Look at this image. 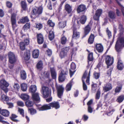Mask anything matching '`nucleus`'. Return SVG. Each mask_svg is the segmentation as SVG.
Instances as JSON below:
<instances>
[{
    "label": "nucleus",
    "mask_w": 124,
    "mask_h": 124,
    "mask_svg": "<svg viewBox=\"0 0 124 124\" xmlns=\"http://www.w3.org/2000/svg\"><path fill=\"white\" fill-rule=\"evenodd\" d=\"M122 47H124V38L119 37L116 43L115 48L116 51L119 53L121 51Z\"/></svg>",
    "instance_id": "f257e3e1"
},
{
    "label": "nucleus",
    "mask_w": 124,
    "mask_h": 124,
    "mask_svg": "<svg viewBox=\"0 0 124 124\" xmlns=\"http://www.w3.org/2000/svg\"><path fill=\"white\" fill-rule=\"evenodd\" d=\"M43 8L42 6L34 9L32 10V13L31 16V18L35 19L41 14L42 12Z\"/></svg>",
    "instance_id": "f03ea898"
},
{
    "label": "nucleus",
    "mask_w": 124,
    "mask_h": 124,
    "mask_svg": "<svg viewBox=\"0 0 124 124\" xmlns=\"http://www.w3.org/2000/svg\"><path fill=\"white\" fill-rule=\"evenodd\" d=\"M9 85V84L4 79H2L0 81V86L1 89L5 93L7 92L8 89L7 88Z\"/></svg>",
    "instance_id": "7ed1b4c3"
},
{
    "label": "nucleus",
    "mask_w": 124,
    "mask_h": 124,
    "mask_svg": "<svg viewBox=\"0 0 124 124\" xmlns=\"http://www.w3.org/2000/svg\"><path fill=\"white\" fill-rule=\"evenodd\" d=\"M42 92L43 96L45 98H47L50 95L51 91L50 89L47 87L42 86Z\"/></svg>",
    "instance_id": "20e7f679"
},
{
    "label": "nucleus",
    "mask_w": 124,
    "mask_h": 124,
    "mask_svg": "<svg viewBox=\"0 0 124 124\" xmlns=\"http://www.w3.org/2000/svg\"><path fill=\"white\" fill-rule=\"evenodd\" d=\"M55 87L57 91L58 96L61 98L63 94L64 88L62 85H58L57 84L55 85Z\"/></svg>",
    "instance_id": "39448f33"
},
{
    "label": "nucleus",
    "mask_w": 124,
    "mask_h": 124,
    "mask_svg": "<svg viewBox=\"0 0 124 124\" xmlns=\"http://www.w3.org/2000/svg\"><path fill=\"white\" fill-rule=\"evenodd\" d=\"M8 56L9 62L11 64H13L16 62L17 58L14 54L12 52H10L8 53Z\"/></svg>",
    "instance_id": "423d86ee"
},
{
    "label": "nucleus",
    "mask_w": 124,
    "mask_h": 124,
    "mask_svg": "<svg viewBox=\"0 0 124 124\" xmlns=\"http://www.w3.org/2000/svg\"><path fill=\"white\" fill-rule=\"evenodd\" d=\"M105 61L107 65V69L113 64L114 62L113 58L109 55H107L105 57Z\"/></svg>",
    "instance_id": "0eeeda50"
},
{
    "label": "nucleus",
    "mask_w": 124,
    "mask_h": 124,
    "mask_svg": "<svg viewBox=\"0 0 124 124\" xmlns=\"http://www.w3.org/2000/svg\"><path fill=\"white\" fill-rule=\"evenodd\" d=\"M68 73L67 70H62L58 78L59 81L62 82L64 81L66 78V75H67Z\"/></svg>",
    "instance_id": "6e6552de"
},
{
    "label": "nucleus",
    "mask_w": 124,
    "mask_h": 124,
    "mask_svg": "<svg viewBox=\"0 0 124 124\" xmlns=\"http://www.w3.org/2000/svg\"><path fill=\"white\" fill-rule=\"evenodd\" d=\"M69 49V47H66L62 49L61 51L60 54V56L61 58L67 56V53Z\"/></svg>",
    "instance_id": "1a4fd4ad"
},
{
    "label": "nucleus",
    "mask_w": 124,
    "mask_h": 124,
    "mask_svg": "<svg viewBox=\"0 0 124 124\" xmlns=\"http://www.w3.org/2000/svg\"><path fill=\"white\" fill-rule=\"evenodd\" d=\"M21 54L22 56L23 57L25 60L26 61L30 59V51L28 50L26 51L24 54L23 55V51L21 52Z\"/></svg>",
    "instance_id": "9d476101"
},
{
    "label": "nucleus",
    "mask_w": 124,
    "mask_h": 124,
    "mask_svg": "<svg viewBox=\"0 0 124 124\" xmlns=\"http://www.w3.org/2000/svg\"><path fill=\"white\" fill-rule=\"evenodd\" d=\"M91 30V28L90 23L85 26L84 29V34L82 38L85 37L89 33Z\"/></svg>",
    "instance_id": "9b49d317"
},
{
    "label": "nucleus",
    "mask_w": 124,
    "mask_h": 124,
    "mask_svg": "<svg viewBox=\"0 0 124 124\" xmlns=\"http://www.w3.org/2000/svg\"><path fill=\"white\" fill-rule=\"evenodd\" d=\"M88 73V72L87 71V70H86L83 74L82 78V81L83 84V90L85 91L87 90V87L85 83L84 79L86 78Z\"/></svg>",
    "instance_id": "f8f14e48"
},
{
    "label": "nucleus",
    "mask_w": 124,
    "mask_h": 124,
    "mask_svg": "<svg viewBox=\"0 0 124 124\" xmlns=\"http://www.w3.org/2000/svg\"><path fill=\"white\" fill-rule=\"evenodd\" d=\"M32 99L34 101L39 102L40 101V98L39 94L38 93H34L31 94Z\"/></svg>",
    "instance_id": "ddd939ff"
},
{
    "label": "nucleus",
    "mask_w": 124,
    "mask_h": 124,
    "mask_svg": "<svg viewBox=\"0 0 124 124\" xmlns=\"http://www.w3.org/2000/svg\"><path fill=\"white\" fill-rule=\"evenodd\" d=\"M86 9V7L85 5L83 4H81L77 7V13H79L84 12Z\"/></svg>",
    "instance_id": "4468645a"
},
{
    "label": "nucleus",
    "mask_w": 124,
    "mask_h": 124,
    "mask_svg": "<svg viewBox=\"0 0 124 124\" xmlns=\"http://www.w3.org/2000/svg\"><path fill=\"white\" fill-rule=\"evenodd\" d=\"M50 108L52 107L55 108L56 109L59 108L60 107V105L58 102L54 101L49 104Z\"/></svg>",
    "instance_id": "2eb2a0df"
},
{
    "label": "nucleus",
    "mask_w": 124,
    "mask_h": 124,
    "mask_svg": "<svg viewBox=\"0 0 124 124\" xmlns=\"http://www.w3.org/2000/svg\"><path fill=\"white\" fill-rule=\"evenodd\" d=\"M37 38L38 42L39 44H41L43 43L44 38L42 34L40 33L37 34Z\"/></svg>",
    "instance_id": "dca6fc26"
},
{
    "label": "nucleus",
    "mask_w": 124,
    "mask_h": 124,
    "mask_svg": "<svg viewBox=\"0 0 124 124\" xmlns=\"http://www.w3.org/2000/svg\"><path fill=\"white\" fill-rule=\"evenodd\" d=\"M80 33L77 31L76 29H74L73 30L72 38L75 39H78L80 37Z\"/></svg>",
    "instance_id": "f3484780"
},
{
    "label": "nucleus",
    "mask_w": 124,
    "mask_h": 124,
    "mask_svg": "<svg viewBox=\"0 0 124 124\" xmlns=\"http://www.w3.org/2000/svg\"><path fill=\"white\" fill-rule=\"evenodd\" d=\"M11 21L13 28H15L16 26V16L14 14H12L11 16Z\"/></svg>",
    "instance_id": "a211bd4d"
},
{
    "label": "nucleus",
    "mask_w": 124,
    "mask_h": 124,
    "mask_svg": "<svg viewBox=\"0 0 124 124\" xmlns=\"http://www.w3.org/2000/svg\"><path fill=\"white\" fill-rule=\"evenodd\" d=\"M21 34V37H23L24 36H26V39L24 40V41L25 44L26 45H28L30 42V40L29 39V37L28 34H24L23 33L22 31H21L20 32Z\"/></svg>",
    "instance_id": "6ab92c4d"
},
{
    "label": "nucleus",
    "mask_w": 124,
    "mask_h": 124,
    "mask_svg": "<svg viewBox=\"0 0 124 124\" xmlns=\"http://www.w3.org/2000/svg\"><path fill=\"white\" fill-rule=\"evenodd\" d=\"M38 108L40 111H44L50 109H51V108H50L48 104H45L42 106L39 107Z\"/></svg>",
    "instance_id": "aec40b11"
},
{
    "label": "nucleus",
    "mask_w": 124,
    "mask_h": 124,
    "mask_svg": "<svg viewBox=\"0 0 124 124\" xmlns=\"http://www.w3.org/2000/svg\"><path fill=\"white\" fill-rule=\"evenodd\" d=\"M112 89L111 84L109 83L107 84L105 86L103 87V89L105 92H107L111 90Z\"/></svg>",
    "instance_id": "412c9836"
},
{
    "label": "nucleus",
    "mask_w": 124,
    "mask_h": 124,
    "mask_svg": "<svg viewBox=\"0 0 124 124\" xmlns=\"http://www.w3.org/2000/svg\"><path fill=\"white\" fill-rule=\"evenodd\" d=\"M118 29L119 30V34L120 36L124 35V29L122 24H119L118 25Z\"/></svg>",
    "instance_id": "4be33fe9"
},
{
    "label": "nucleus",
    "mask_w": 124,
    "mask_h": 124,
    "mask_svg": "<svg viewBox=\"0 0 124 124\" xmlns=\"http://www.w3.org/2000/svg\"><path fill=\"white\" fill-rule=\"evenodd\" d=\"M65 9L68 14L71 13L72 12V7L68 4H66L65 5Z\"/></svg>",
    "instance_id": "5701e85b"
},
{
    "label": "nucleus",
    "mask_w": 124,
    "mask_h": 124,
    "mask_svg": "<svg viewBox=\"0 0 124 124\" xmlns=\"http://www.w3.org/2000/svg\"><path fill=\"white\" fill-rule=\"evenodd\" d=\"M88 64L91 65L92 63L93 60V54L92 53H90L89 54L88 57Z\"/></svg>",
    "instance_id": "b1692460"
},
{
    "label": "nucleus",
    "mask_w": 124,
    "mask_h": 124,
    "mask_svg": "<svg viewBox=\"0 0 124 124\" xmlns=\"http://www.w3.org/2000/svg\"><path fill=\"white\" fill-rule=\"evenodd\" d=\"M37 90V87L34 85H31L29 89V92L32 94L35 93Z\"/></svg>",
    "instance_id": "393cba45"
},
{
    "label": "nucleus",
    "mask_w": 124,
    "mask_h": 124,
    "mask_svg": "<svg viewBox=\"0 0 124 124\" xmlns=\"http://www.w3.org/2000/svg\"><path fill=\"white\" fill-rule=\"evenodd\" d=\"M0 113L4 116L8 117L9 115V113L7 110L2 109L0 111Z\"/></svg>",
    "instance_id": "a878e982"
},
{
    "label": "nucleus",
    "mask_w": 124,
    "mask_h": 124,
    "mask_svg": "<svg viewBox=\"0 0 124 124\" xmlns=\"http://www.w3.org/2000/svg\"><path fill=\"white\" fill-rule=\"evenodd\" d=\"M96 48L99 52H102L103 50V47L100 44H97L96 46Z\"/></svg>",
    "instance_id": "bb28decb"
},
{
    "label": "nucleus",
    "mask_w": 124,
    "mask_h": 124,
    "mask_svg": "<svg viewBox=\"0 0 124 124\" xmlns=\"http://www.w3.org/2000/svg\"><path fill=\"white\" fill-rule=\"evenodd\" d=\"M117 69L119 70H122L124 68V66L121 61L118 60L117 65Z\"/></svg>",
    "instance_id": "cd10ccee"
},
{
    "label": "nucleus",
    "mask_w": 124,
    "mask_h": 124,
    "mask_svg": "<svg viewBox=\"0 0 124 124\" xmlns=\"http://www.w3.org/2000/svg\"><path fill=\"white\" fill-rule=\"evenodd\" d=\"M108 15V16L112 19H115L116 18L115 13L112 11H110L109 12Z\"/></svg>",
    "instance_id": "c85d7f7f"
},
{
    "label": "nucleus",
    "mask_w": 124,
    "mask_h": 124,
    "mask_svg": "<svg viewBox=\"0 0 124 124\" xmlns=\"http://www.w3.org/2000/svg\"><path fill=\"white\" fill-rule=\"evenodd\" d=\"M94 38V35L92 34L90 35L88 39V43L89 44H91L93 43Z\"/></svg>",
    "instance_id": "c756f323"
},
{
    "label": "nucleus",
    "mask_w": 124,
    "mask_h": 124,
    "mask_svg": "<svg viewBox=\"0 0 124 124\" xmlns=\"http://www.w3.org/2000/svg\"><path fill=\"white\" fill-rule=\"evenodd\" d=\"M39 51L38 50L35 49L32 52L33 57L35 58H38L39 56Z\"/></svg>",
    "instance_id": "7c9ffc66"
},
{
    "label": "nucleus",
    "mask_w": 124,
    "mask_h": 124,
    "mask_svg": "<svg viewBox=\"0 0 124 124\" xmlns=\"http://www.w3.org/2000/svg\"><path fill=\"white\" fill-rule=\"evenodd\" d=\"M21 78L23 80H25L26 78V74L24 70H22L20 72Z\"/></svg>",
    "instance_id": "2f4dec72"
},
{
    "label": "nucleus",
    "mask_w": 124,
    "mask_h": 124,
    "mask_svg": "<svg viewBox=\"0 0 124 124\" xmlns=\"http://www.w3.org/2000/svg\"><path fill=\"white\" fill-rule=\"evenodd\" d=\"M72 86V82L70 81L66 85L65 87L66 90L67 91H70L71 89Z\"/></svg>",
    "instance_id": "473e14b6"
},
{
    "label": "nucleus",
    "mask_w": 124,
    "mask_h": 124,
    "mask_svg": "<svg viewBox=\"0 0 124 124\" xmlns=\"http://www.w3.org/2000/svg\"><path fill=\"white\" fill-rule=\"evenodd\" d=\"M66 21H65L62 22H59L58 23V26L60 28H64L66 25Z\"/></svg>",
    "instance_id": "72a5a7b5"
},
{
    "label": "nucleus",
    "mask_w": 124,
    "mask_h": 124,
    "mask_svg": "<svg viewBox=\"0 0 124 124\" xmlns=\"http://www.w3.org/2000/svg\"><path fill=\"white\" fill-rule=\"evenodd\" d=\"M29 21V20L27 16H25L22 17L20 20V22L23 23H24L26 22Z\"/></svg>",
    "instance_id": "f704fd0d"
},
{
    "label": "nucleus",
    "mask_w": 124,
    "mask_h": 124,
    "mask_svg": "<svg viewBox=\"0 0 124 124\" xmlns=\"http://www.w3.org/2000/svg\"><path fill=\"white\" fill-rule=\"evenodd\" d=\"M21 97L23 100L26 101L29 99V96L26 94H22L21 95Z\"/></svg>",
    "instance_id": "c9c22d12"
},
{
    "label": "nucleus",
    "mask_w": 124,
    "mask_h": 124,
    "mask_svg": "<svg viewBox=\"0 0 124 124\" xmlns=\"http://www.w3.org/2000/svg\"><path fill=\"white\" fill-rule=\"evenodd\" d=\"M91 86L92 92L93 93L95 92L97 88V84L96 83H94L93 82Z\"/></svg>",
    "instance_id": "e433bc0d"
},
{
    "label": "nucleus",
    "mask_w": 124,
    "mask_h": 124,
    "mask_svg": "<svg viewBox=\"0 0 124 124\" xmlns=\"http://www.w3.org/2000/svg\"><path fill=\"white\" fill-rule=\"evenodd\" d=\"M124 99V95H121L118 97L117 98L116 101L119 103L122 102Z\"/></svg>",
    "instance_id": "4c0bfd02"
},
{
    "label": "nucleus",
    "mask_w": 124,
    "mask_h": 124,
    "mask_svg": "<svg viewBox=\"0 0 124 124\" xmlns=\"http://www.w3.org/2000/svg\"><path fill=\"white\" fill-rule=\"evenodd\" d=\"M54 38V32L52 31H49V38L50 40H52Z\"/></svg>",
    "instance_id": "58836bf2"
},
{
    "label": "nucleus",
    "mask_w": 124,
    "mask_h": 124,
    "mask_svg": "<svg viewBox=\"0 0 124 124\" xmlns=\"http://www.w3.org/2000/svg\"><path fill=\"white\" fill-rule=\"evenodd\" d=\"M21 90L23 91H25L27 90V86L26 84H22L21 85Z\"/></svg>",
    "instance_id": "ea45409f"
},
{
    "label": "nucleus",
    "mask_w": 124,
    "mask_h": 124,
    "mask_svg": "<svg viewBox=\"0 0 124 124\" xmlns=\"http://www.w3.org/2000/svg\"><path fill=\"white\" fill-rule=\"evenodd\" d=\"M25 105L27 107H31L33 106V103L32 101L29 100L25 102Z\"/></svg>",
    "instance_id": "a19ab883"
},
{
    "label": "nucleus",
    "mask_w": 124,
    "mask_h": 124,
    "mask_svg": "<svg viewBox=\"0 0 124 124\" xmlns=\"http://www.w3.org/2000/svg\"><path fill=\"white\" fill-rule=\"evenodd\" d=\"M20 47L22 51L24 50L25 49V46L23 42H21L19 44Z\"/></svg>",
    "instance_id": "79ce46f5"
},
{
    "label": "nucleus",
    "mask_w": 124,
    "mask_h": 124,
    "mask_svg": "<svg viewBox=\"0 0 124 124\" xmlns=\"http://www.w3.org/2000/svg\"><path fill=\"white\" fill-rule=\"evenodd\" d=\"M101 94V92L99 88L96 94L95 98L96 100H98L100 99Z\"/></svg>",
    "instance_id": "37998d69"
},
{
    "label": "nucleus",
    "mask_w": 124,
    "mask_h": 124,
    "mask_svg": "<svg viewBox=\"0 0 124 124\" xmlns=\"http://www.w3.org/2000/svg\"><path fill=\"white\" fill-rule=\"evenodd\" d=\"M43 63L41 61H40L37 64L36 66L37 69H42L43 68Z\"/></svg>",
    "instance_id": "c03bdc74"
},
{
    "label": "nucleus",
    "mask_w": 124,
    "mask_h": 124,
    "mask_svg": "<svg viewBox=\"0 0 124 124\" xmlns=\"http://www.w3.org/2000/svg\"><path fill=\"white\" fill-rule=\"evenodd\" d=\"M86 20V16H82L80 19V22L82 24H84L85 23Z\"/></svg>",
    "instance_id": "a18cd8bd"
},
{
    "label": "nucleus",
    "mask_w": 124,
    "mask_h": 124,
    "mask_svg": "<svg viewBox=\"0 0 124 124\" xmlns=\"http://www.w3.org/2000/svg\"><path fill=\"white\" fill-rule=\"evenodd\" d=\"M87 71L88 72V73L86 76H87V77L86 78V82L87 84L89 85L90 84L89 79L90 73V70H89V71Z\"/></svg>",
    "instance_id": "49530a36"
},
{
    "label": "nucleus",
    "mask_w": 124,
    "mask_h": 124,
    "mask_svg": "<svg viewBox=\"0 0 124 124\" xmlns=\"http://www.w3.org/2000/svg\"><path fill=\"white\" fill-rule=\"evenodd\" d=\"M100 72H94L93 74L94 78L96 79H98L100 77Z\"/></svg>",
    "instance_id": "de8ad7c7"
},
{
    "label": "nucleus",
    "mask_w": 124,
    "mask_h": 124,
    "mask_svg": "<svg viewBox=\"0 0 124 124\" xmlns=\"http://www.w3.org/2000/svg\"><path fill=\"white\" fill-rule=\"evenodd\" d=\"M51 76L53 79H55L56 78V73L55 70H50Z\"/></svg>",
    "instance_id": "09e8293b"
},
{
    "label": "nucleus",
    "mask_w": 124,
    "mask_h": 124,
    "mask_svg": "<svg viewBox=\"0 0 124 124\" xmlns=\"http://www.w3.org/2000/svg\"><path fill=\"white\" fill-rule=\"evenodd\" d=\"M21 4L22 8L24 10H25L27 7V4L25 2L22 1L21 2Z\"/></svg>",
    "instance_id": "8fccbe9b"
},
{
    "label": "nucleus",
    "mask_w": 124,
    "mask_h": 124,
    "mask_svg": "<svg viewBox=\"0 0 124 124\" xmlns=\"http://www.w3.org/2000/svg\"><path fill=\"white\" fill-rule=\"evenodd\" d=\"M30 24L29 23H27L26 24L24 25L23 29L24 31H26V30H27L30 28Z\"/></svg>",
    "instance_id": "3c124183"
},
{
    "label": "nucleus",
    "mask_w": 124,
    "mask_h": 124,
    "mask_svg": "<svg viewBox=\"0 0 124 124\" xmlns=\"http://www.w3.org/2000/svg\"><path fill=\"white\" fill-rule=\"evenodd\" d=\"M17 116L16 115L14 114H12L10 118L11 120L15 122H17L18 120L15 118L17 117Z\"/></svg>",
    "instance_id": "603ef678"
},
{
    "label": "nucleus",
    "mask_w": 124,
    "mask_h": 124,
    "mask_svg": "<svg viewBox=\"0 0 124 124\" xmlns=\"http://www.w3.org/2000/svg\"><path fill=\"white\" fill-rule=\"evenodd\" d=\"M77 50V49L76 47L72 50L71 54V57H73L76 55L75 51H76Z\"/></svg>",
    "instance_id": "864d4df0"
},
{
    "label": "nucleus",
    "mask_w": 124,
    "mask_h": 124,
    "mask_svg": "<svg viewBox=\"0 0 124 124\" xmlns=\"http://www.w3.org/2000/svg\"><path fill=\"white\" fill-rule=\"evenodd\" d=\"M122 88V86H117L115 88V92L116 93L119 92Z\"/></svg>",
    "instance_id": "5fc2aeb1"
},
{
    "label": "nucleus",
    "mask_w": 124,
    "mask_h": 124,
    "mask_svg": "<svg viewBox=\"0 0 124 124\" xmlns=\"http://www.w3.org/2000/svg\"><path fill=\"white\" fill-rule=\"evenodd\" d=\"M117 3L121 7V9L122 13L124 12V7L118 1V0H115Z\"/></svg>",
    "instance_id": "6e6d98bb"
},
{
    "label": "nucleus",
    "mask_w": 124,
    "mask_h": 124,
    "mask_svg": "<svg viewBox=\"0 0 124 124\" xmlns=\"http://www.w3.org/2000/svg\"><path fill=\"white\" fill-rule=\"evenodd\" d=\"M47 23L49 25L52 27H54L55 25V23L51 20H48Z\"/></svg>",
    "instance_id": "4d7b16f0"
},
{
    "label": "nucleus",
    "mask_w": 124,
    "mask_h": 124,
    "mask_svg": "<svg viewBox=\"0 0 124 124\" xmlns=\"http://www.w3.org/2000/svg\"><path fill=\"white\" fill-rule=\"evenodd\" d=\"M102 9H99L96 10L95 14H96V15H97L100 16L102 13Z\"/></svg>",
    "instance_id": "13d9d810"
},
{
    "label": "nucleus",
    "mask_w": 124,
    "mask_h": 124,
    "mask_svg": "<svg viewBox=\"0 0 124 124\" xmlns=\"http://www.w3.org/2000/svg\"><path fill=\"white\" fill-rule=\"evenodd\" d=\"M13 87L17 91H18L20 87V86L18 83H14Z\"/></svg>",
    "instance_id": "bf43d9fd"
},
{
    "label": "nucleus",
    "mask_w": 124,
    "mask_h": 124,
    "mask_svg": "<svg viewBox=\"0 0 124 124\" xmlns=\"http://www.w3.org/2000/svg\"><path fill=\"white\" fill-rule=\"evenodd\" d=\"M66 41V38L65 37H63L61 38V43L63 44H65Z\"/></svg>",
    "instance_id": "052dcab7"
},
{
    "label": "nucleus",
    "mask_w": 124,
    "mask_h": 124,
    "mask_svg": "<svg viewBox=\"0 0 124 124\" xmlns=\"http://www.w3.org/2000/svg\"><path fill=\"white\" fill-rule=\"evenodd\" d=\"M6 5L7 6L8 8H10L12 7V4L10 2L7 1L6 2Z\"/></svg>",
    "instance_id": "680f3d73"
},
{
    "label": "nucleus",
    "mask_w": 124,
    "mask_h": 124,
    "mask_svg": "<svg viewBox=\"0 0 124 124\" xmlns=\"http://www.w3.org/2000/svg\"><path fill=\"white\" fill-rule=\"evenodd\" d=\"M42 27V25L40 23H38L37 24L36 27V28L38 29L39 30Z\"/></svg>",
    "instance_id": "e2e57ef3"
},
{
    "label": "nucleus",
    "mask_w": 124,
    "mask_h": 124,
    "mask_svg": "<svg viewBox=\"0 0 124 124\" xmlns=\"http://www.w3.org/2000/svg\"><path fill=\"white\" fill-rule=\"evenodd\" d=\"M18 112L20 113V114L23 117L24 116V111L23 109H21L19 108L18 110Z\"/></svg>",
    "instance_id": "0e129e2a"
},
{
    "label": "nucleus",
    "mask_w": 124,
    "mask_h": 124,
    "mask_svg": "<svg viewBox=\"0 0 124 124\" xmlns=\"http://www.w3.org/2000/svg\"><path fill=\"white\" fill-rule=\"evenodd\" d=\"M102 65L100 63H99L98 65L97 66L96 68H95V69H98L99 70L102 69Z\"/></svg>",
    "instance_id": "69168bd1"
},
{
    "label": "nucleus",
    "mask_w": 124,
    "mask_h": 124,
    "mask_svg": "<svg viewBox=\"0 0 124 124\" xmlns=\"http://www.w3.org/2000/svg\"><path fill=\"white\" fill-rule=\"evenodd\" d=\"M30 111V112L31 115H33L36 113V110L33 108H31L29 109Z\"/></svg>",
    "instance_id": "338daca9"
},
{
    "label": "nucleus",
    "mask_w": 124,
    "mask_h": 124,
    "mask_svg": "<svg viewBox=\"0 0 124 124\" xmlns=\"http://www.w3.org/2000/svg\"><path fill=\"white\" fill-rule=\"evenodd\" d=\"M76 68V66L75 63L72 62L70 65V68L71 69L75 70Z\"/></svg>",
    "instance_id": "774afa93"
}]
</instances>
